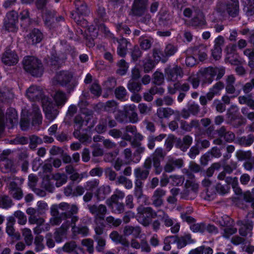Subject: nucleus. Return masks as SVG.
<instances>
[{
    "label": "nucleus",
    "mask_w": 254,
    "mask_h": 254,
    "mask_svg": "<svg viewBox=\"0 0 254 254\" xmlns=\"http://www.w3.org/2000/svg\"><path fill=\"white\" fill-rule=\"evenodd\" d=\"M13 205L11 199L7 195L0 197V207L2 208L7 209Z\"/></svg>",
    "instance_id": "nucleus-54"
},
{
    "label": "nucleus",
    "mask_w": 254,
    "mask_h": 254,
    "mask_svg": "<svg viewBox=\"0 0 254 254\" xmlns=\"http://www.w3.org/2000/svg\"><path fill=\"white\" fill-rule=\"evenodd\" d=\"M14 217H16L18 219V223L20 225H25L27 222L26 216L20 210L15 211L14 214Z\"/></svg>",
    "instance_id": "nucleus-59"
},
{
    "label": "nucleus",
    "mask_w": 254,
    "mask_h": 254,
    "mask_svg": "<svg viewBox=\"0 0 254 254\" xmlns=\"http://www.w3.org/2000/svg\"><path fill=\"white\" fill-rule=\"evenodd\" d=\"M139 43L141 49L146 51L151 47L153 42L151 39H144L143 37H141L139 39Z\"/></svg>",
    "instance_id": "nucleus-57"
},
{
    "label": "nucleus",
    "mask_w": 254,
    "mask_h": 254,
    "mask_svg": "<svg viewBox=\"0 0 254 254\" xmlns=\"http://www.w3.org/2000/svg\"><path fill=\"white\" fill-rule=\"evenodd\" d=\"M31 119L33 126L42 124V116L38 106L33 105L31 112L26 114L22 113L20 123L22 130H26L28 128Z\"/></svg>",
    "instance_id": "nucleus-4"
},
{
    "label": "nucleus",
    "mask_w": 254,
    "mask_h": 254,
    "mask_svg": "<svg viewBox=\"0 0 254 254\" xmlns=\"http://www.w3.org/2000/svg\"><path fill=\"white\" fill-rule=\"evenodd\" d=\"M216 10L221 15H224L227 13L232 17H236L239 12L238 0H229L226 3H219Z\"/></svg>",
    "instance_id": "nucleus-9"
},
{
    "label": "nucleus",
    "mask_w": 254,
    "mask_h": 254,
    "mask_svg": "<svg viewBox=\"0 0 254 254\" xmlns=\"http://www.w3.org/2000/svg\"><path fill=\"white\" fill-rule=\"evenodd\" d=\"M87 207L89 212L94 215V221H97V220L103 221L104 220L105 215L107 211V207L105 205L90 204L87 205Z\"/></svg>",
    "instance_id": "nucleus-15"
},
{
    "label": "nucleus",
    "mask_w": 254,
    "mask_h": 254,
    "mask_svg": "<svg viewBox=\"0 0 254 254\" xmlns=\"http://www.w3.org/2000/svg\"><path fill=\"white\" fill-rule=\"evenodd\" d=\"M110 238L116 244H121L125 247H128L129 242L123 235H120L118 231H113L109 235Z\"/></svg>",
    "instance_id": "nucleus-27"
},
{
    "label": "nucleus",
    "mask_w": 254,
    "mask_h": 254,
    "mask_svg": "<svg viewBox=\"0 0 254 254\" xmlns=\"http://www.w3.org/2000/svg\"><path fill=\"white\" fill-rule=\"evenodd\" d=\"M19 164L21 166L22 170L26 172L28 169V155L26 152H21L19 155Z\"/></svg>",
    "instance_id": "nucleus-36"
},
{
    "label": "nucleus",
    "mask_w": 254,
    "mask_h": 254,
    "mask_svg": "<svg viewBox=\"0 0 254 254\" xmlns=\"http://www.w3.org/2000/svg\"><path fill=\"white\" fill-rule=\"evenodd\" d=\"M247 120L243 116L232 117L229 121V124L235 128L245 125L246 124Z\"/></svg>",
    "instance_id": "nucleus-41"
},
{
    "label": "nucleus",
    "mask_w": 254,
    "mask_h": 254,
    "mask_svg": "<svg viewBox=\"0 0 254 254\" xmlns=\"http://www.w3.org/2000/svg\"><path fill=\"white\" fill-rule=\"evenodd\" d=\"M133 193L135 197L138 199L143 196V183L134 182Z\"/></svg>",
    "instance_id": "nucleus-53"
},
{
    "label": "nucleus",
    "mask_w": 254,
    "mask_h": 254,
    "mask_svg": "<svg viewBox=\"0 0 254 254\" xmlns=\"http://www.w3.org/2000/svg\"><path fill=\"white\" fill-rule=\"evenodd\" d=\"M175 113L174 110L171 108L161 107L157 109L156 115L160 119L168 118Z\"/></svg>",
    "instance_id": "nucleus-37"
},
{
    "label": "nucleus",
    "mask_w": 254,
    "mask_h": 254,
    "mask_svg": "<svg viewBox=\"0 0 254 254\" xmlns=\"http://www.w3.org/2000/svg\"><path fill=\"white\" fill-rule=\"evenodd\" d=\"M79 208L76 204L70 205L67 202H63L58 204L53 205L50 208L52 217L50 222L53 226L59 225L63 220H68L69 227H71L72 234L74 236L81 235L86 236L89 233L87 226L76 225L79 220L77 215Z\"/></svg>",
    "instance_id": "nucleus-1"
},
{
    "label": "nucleus",
    "mask_w": 254,
    "mask_h": 254,
    "mask_svg": "<svg viewBox=\"0 0 254 254\" xmlns=\"http://www.w3.org/2000/svg\"><path fill=\"white\" fill-rule=\"evenodd\" d=\"M183 164L184 161L182 159L170 158L168 159L164 166V172L166 173L172 172L175 170V168H181Z\"/></svg>",
    "instance_id": "nucleus-26"
},
{
    "label": "nucleus",
    "mask_w": 254,
    "mask_h": 254,
    "mask_svg": "<svg viewBox=\"0 0 254 254\" xmlns=\"http://www.w3.org/2000/svg\"><path fill=\"white\" fill-rule=\"evenodd\" d=\"M7 222L6 223V232L12 239L16 240H19L21 239V236L19 232H16L14 228V225L15 223V220L13 216H9L7 218Z\"/></svg>",
    "instance_id": "nucleus-22"
},
{
    "label": "nucleus",
    "mask_w": 254,
    "mask_h": 254,
    "mask_svg": "<svg viewBox=\"0 0 254 254\" xmlns=\"http://www.w3.org/2000/svg\"><path fill=\"white\" fill-rule=\"evenodd\" d=\"M131 145L135 149L133 153V156L136 157L135 163L138 162L141 159L140 154L144 152L145 148L142 146L141 142L135 140H132Z\"/></svg>",
    "instance_id": "nucleus-30"
},
{
    "label": "nucleus",
    "mask_w": 254,
    "mask_h": 254,
    "mask_svg": "<svg viewBox=\"0 0 254 254\" xmlns=\"http://www.w3.org/2000/svg\"><path fill=\"white\" fill-rule=\"evenodd\" d=\"M66 174L69 175V179L73 182L79 183L83 178L85 173H78L76 169L71 165H68L65 167Z\"/></svg>",
    "instance_id": "nucleus-23"
},
{
    "label": "nucleus",
    "mask_w": 254,
    "mask_h": 254,
    "mask_svg": "<svg viewBox=\"0 0 254 254\" xmlns=\"http://www.w3.org/2000/svg\"><path fill=\"white\" fill-rule=\"evenodd\" d=\"M26 96L31 101L41 100L42 105H45L49 101L50 98L45 94L43 88L38 86L31 85L26 90Z\"/></svg>",
    "instance_id": "nucleus-10"
},
{
    "label": "nucleus",
    "mask_w": 254,
    "mask_h": 254,
    "mask_svg": "<svg viewBox=\"0 0 254 254\" xmlns=\"http://www.w3.org/2000/svg\"><path fill=\"white\" fill-rule=\"evenodd\" d=\"M136 4V3H133L131 7V11L133 15L136 16H141L144 14L146 10V9L143 8L142 6H140L139 5H137Z\"/></svg>",
    "instance_id": "nucleus-55"
},
{
    "label": "nucleus",
    "mask_w": 254,
    "mask_h": 254,
    "mask_svg": "<svg viewBox=\"0 0 254 254\" xmlns=\"http://www.w3.org/2000/svg\"><path fill=\"white\" fill-rule=\"evenodd\" d=\"M153 83L157 85H161L164 81V74L159 71H156L153 74Z\"/></svg>",
    "instance_id": "nucleus-58"
},
{
    "label": "nucleus",
    "mask_w": 254,
    "mask_h": 254,
    "mask_svg": "<svg viewBox=\"0 0 254 254\" xmlns=\"http://www.w3.org/2000/svg\"><path fill=\"white\" fill-rule=\"evenodd\" d=\"M235 82V78L233 75H228L226 79V91L227 93L234 94L236 89L234 86Z\"/></svg>",
    "instance_id": "nucleus-42"
},
{
    "label": "nucleus",
    "mask_w": 254,
    "mask_h": 254,
    "mask_svg": "<svg viewBox=\"0 0 254 254\" xmlns=\"http://www.w3.org/2000/svg\"><path fill=\"white\" fill-rule=\"evenodd\" d=\"M166 156L165 151L161 148H157L150 157L145 159L142 168L150 172L153 163L155 173L156 175L160 174L163 171L161 161L164 160Z\"/></svg>",
    "instance_id": "nucleus-2"
},
{
    "label": "nucleus",
    "mask_w": 254,
    "mask_h": 254,
    "mask_svg": "<svg viewBox=\"0 0 254 254\" xmlns=\"http://www.w3.org/2000/svg\"><path fill=\"white\" fill-rule=\"evenodd\" d=\"M241 104L247 105L251 109L254 110V100L251 96H240L238 98Z\"/></svg>",
    "instance_id": "nucleus-43"
},
{
    "label": "nucleus",
    "mask_w": 254,
    "mask_h": 254,
    "mask_svg": "<svg viewBox=\"0 0 254 254\" xmlns=\"http://www.w3.org/2000/svg\"><path fill=\"white\" fill-rule=\"evenodd\" d=\"M107 127L106 116L102 117L100 119L99 124L95 127V130L99 133H103L106 131Z\"/></svg>",
    "instance_id": "nucleus-45"
},
{
    "label": "nucleus",
    "mask_w": 254,
    "mask_h": 254,
    "mask_svg": "<svg viewBox=\"0 0 254 254\" xmlns=\"http://www.w3.org/2000/svg\"><path fill=\"white\" fill-rule=\"evenodd\" d=\"M193 241L191 238L190 234H187L184 236L179 237L176 241L178 248L181 249L187 245V244L193 243Z\"/></svg>",
    "instance_id": "nucleus-40"
},
{
    "label": "nucleus",
    "mask_w": 254,
    "mask_h": 254,
    "mask_svg": "<svg viewBox=\"0 0 254 254\" xmlns=\"http://www.w3.org/2000/svg\"><path fill=\"white\" fill-rule=\"evenodd\" d=\"M6 120L9 122L11 126H13L18 123V116L17 112L13 108L8 109L5 114Z\"/></svg>",
    "instance_id": "nucleus-34"
},
{
    "label": "nucleus",
    "mask_w": 254,
    "mask_h": 254,
    "mask_svg": "<svg viewBox=\"0 0 254 254\" xmlns=\"http://www.w3.org/2000/svg\"><path fill=\"white\" fill-rule=\"evenodd\" d=\"M165 74L168 81H176L178 77H182L184 75L183 70L177 65L173 67L170 65L165 69Z\"/></svg>",
    "instance_id": "nucleus-14"
},
{
    "label": "nucleus",
    "mask_w": 254,
    "mask_h": 254,
    "mask_svg": "<svg viewBox=\"0 0 254 254\" xmlns=\"http://www.w3.org/2000/svg\"><path fill=\"white\" fill-rule=\"evenodd\" d=\"M178 240L177 236H170L165 238L164 240V246L163 250L165 251H169L171 249V244L176 243Z\"/></svg>",
    "instance_id": "nucleus-50"
},
{
    "label": "nucleus",
    "mask_w": 254,
    "mask_h": 254,
    "mask_svg": "<svg viewBox=\"0 0 254 254\" xmlns=\"http://www.w3.org/2000/svg\"><path fill=\"white\" fill-rule=\"evenodd\" d=\"M55 106L57 108H62L66 103L68 99V96L64 91L56 90L53 96Z\"/></svg>",
    "instance_id": "nucleus-19"
},
{
    "label": "nucleus",
    "mask_w": 254,
    "mask_h": 254,
    "mask_svg": "<svg viewBox=\"0 0 254 254\" xmlns=\"http://www.w3.org/2000/svg\"><path fill=\"white\" fill-rule=\"evenodd\" d=\"M150 172L148 170H145L141 167L136 168L134 170V175L135 177L134 182L143 183V181L146 180L149 176Z\"/></svg>",
    "instance_id": "nucleus-28"
},
{
    "label": "nucleus",
    "mask_w": 254,
    "mask_h": 254,
    "mask_svg": "<svg viewBox=\"0 0 254 254\" xmlns=\"http://www.w3.org/2000/svg\"><path fill=\"white\" fill-rule=\"evenodd\" d=\"M76 247V242L74 241H70L65 243L62 248V250L66 253H71L74 252Z\"/></svg>",
    "instance_id": "nucleus-52"
},
{
    "label": "nucleus",
    "mask_w": 254,
    "mask_h": 254,
    "mask_svg": "<svg viewBox=\"0 0 254 254\" xmlns=\"http://www.w3.org/2000/svg\"><path fill=\"white\" fill-rule=\"evenodd\" d=\"M200 73L203 83L210 84L212 82L216 75V80H220L225 74V69L223 67L209 66L201 69Z\"/></svg>",
    "instance_id": "nucleus-7"
},
{
    "label": "nucleus",
    "mask_w": 254,
    "mask_h": 254,
    "mask_svg": "<svg viewBox=\"0 0 254 254\" xmlns=\"http://www.w3.org/2000/svg\"><path fill=\"white\" fill-rule=\"evenodd\" d=\"M42 106L46 119L49 122L54 120L58 115L59 111V109L52 103L51 99L50 98L48 103H45V105H42Z\"/></svg>",
    "instance_id": "nucleus-16"
},
{
    "label": "nucleus",
    "mask_w": 254,
    "mask_h": 254,
    "mask_svg": "<svg viewBox=\"0 0 254 254\" xmlns=\"http://www.w3.org/2000/svg\"><path fill=\"white\" fill-rule=\"evenodd\" d=\"M69 228L68 220L62 224L60 227L57 228L54 233V237L57 243L62 242L64 236L66 235L67 231Z\"/></svg>",
    "instance_id": "nucleus-25"
},
{
    "label": "nucleus",
    "mask_w": 254,
    "mask_h": 254,
    "mask_svg": "<svg viewBox=\"0 0 254 254\" xmlns=\"http://www.w3.org/2000/svg\"><path fill=\"white\" fill-rule=\"evenodd\" d=\"M22 234L26 244L28 246L31 245L33 242V237L30 229L27 228L23 229Z\"/></svg>",
    "instance_id": "nucleus-48"
},
{
    "label": "nucleus",
    "mask_w": 254,
    "mask_h": 254,
    "mask_svg": "<svg viewBox=\"0 0 254 254\" xmlns=\"http://www.w3.org/2000/svg\"><path fill=\"white\" fill-rule=\"evenodd\" d=\"M185 189L181 192V198L186 200H191L196 197L198 189V185L194 182L187 180Z\"/></svg>",
    "instance_id": "nucleus-12"
},
{
    "label": "nucleus",
    "mask_w": 254,
    "mask_h": 254,
    "mask_svg": "<svg viewBox=\"0 0 254 254\" xmlns=\"http://www.w3.org/2000/svg\"><path fill=\"white\" fill-rule=\"evenodd\" d=\"M127 88L130 92H139L142 89V84L137 80H129L127 84Z\"/></svg>",
    "instance_id": "nucleus-39"
},
{
    "label": "nucleus",
    "mask_w": 254,
    "mask_h": 254,
    "mask_svg": "<svg viewBox=\"0 0 254 254\" xmlns=\"http://www.w3.org/2000/svg\"><path fill=\"white\" fill-rule=\"evenodd\" d=\"M13 98V94L9 90H0V100L2 102H9Z\"/></svg>",
    "instance_id": "nucleus-47"
},
{
    "label": "nucleus",
    "mask_w": 254,
    "mask_h": 254,
    "mask_svg": "<svg viewBox=\"0 0 254 254\" xmlns=\"http://www.w3.org/2000/svg\"><path fill=\"white\" fill-rule=\"evenodd\" d=\"M0 168L4 173H14L16 171L13 161L7 157H3V155L0 156Z\"/></svg>",
    "instance_id": "nucleus-20"
},
{
    "label": "nucleus",
    "mask_w": 254,
    "mask_h": 254,
    "mask_svg": "<svg viewBox=\"0 0 254 254\" xmlns=\"http://www.w3.org/2000/svg\"><path fill=\"white\" fill-rule=\"evenodd\" d=\"M94 222L96 224L94 228V230L96 233L95 235L101 236V235L103 234L105 225L103 221L97 220V221Z\"/></svg>",
    "instance_id": "nucleus-62"
},
{
    "label": "nucleus",
    "mask_w": 254,
    "mask_h": 254,
    "mask_svg": "<svg viewBox=\"0 0 254 254\" xmlns=\"http://www.w3.org/2000/svg\"><path fill=\"white\" fill-rule=\"evenodd\" d=\"M236 157L239 161L249 160L252 157L251 151H243L239 150L236 153Z\"/></svg>",
    "instance_id": "nucleus-56"
},
{
    "label": "nucleus",
    "mask_w": 254,
    "mask_h": 254,
    "mask_svg": "<svg viewBox=\"0 0 254 254\" xmlns=\"http://www.w3.org/2000/svg\"><path fill=\"white\" fill-rule=\"evenodd\" d=\"M237 224L241 226L239 232L240 235L243 237H246L253 230V225L252 221L247 222L245 224H243L242 221H238Z\"/></svg>",
    "instance_id": "nucleus-33"
},
{
    "label": "nucleus",
    "mask_w": 254,
    "mask_h": 254,
    "mask_svg": "<svg viewBox=\"0 0 254 254\" xmlns=\"http://www.w3.org/2000/svg\"><path fill=\"white\" fill-rule=\"evenodd\" d=\"M29 43L35 44L41 41L43 38V34L38 29H34L27 35Z\"/></svg>",
    "instance_id": "nucleus-31"
},
{
    "label": "nucleus",
    "mask_w": 254,
    "mask_h": 254,
    "mask_svg": "<svg viewBox=\"0 0 254 254\" xmlns=\"http://www.w3.org/2000/svg\"><path fill=\"white\" fill-rule=\"evenodd\" d=\"M138 217L140 223L144 226L149 225L152 218L157 216V213L151 207L139 206L137 208Z\"/></svg>",
    "instance_id": "nucleus-11"
},
{
    "label": "nucleus",
    "mask_w": 254,
    "mask_h": 254,
    "mask_svg": "<svg viewBox=\"0 0 254 254\" xmlns=\"http://www.w3.org/2000/svg\"><path fill=\"white\" fill-rule=\"evenodd\" d=\"M192 137L189 135H184L182 138H177L175 141V146L183 152H186L192 143Z\"/></svg>",
    "instance_id": "nucleus-18"
},
{
    "label": "nucleus",
    "mask_w": 254,
    "mask_h": 254,
    "mask_svg": "<svg viewBox=\"0 0 254 254\" xmlns=\"http://www.w3.org/2000/svg\"><path fill=\"white\" fill-rule=\"evenodd\" d=\"M74 5L75 12H71V18L73 19L78 25L83 27L86 26L87 21L80 17V15H86L89 13L90 11L86 4L80 0H75Z\"/></svg>",
    "instance_id": "nucleus-8"
},
{
    "label": "nucleus",
    "mask_w": 254,
    "mask_h": 254,
    "mask_svg": "<svg viewBox=\"0 0 254 254\" xmlns=\"http://www.w3.org/2000/svg\"><path fill=\"white\" fill-rule=\"evenodd\" d=\"M54 85L65 87L67 94H70L76 86L78 82L73 79L72 72L68 70H62L57 72L53 79Z\"/></svg>",
    "instance_id": "nucleus-3"
},
{
    "label": "nucleus",
    "mask_w": 254,
    "mask_h": 254,
    "mask_svg": "<svg viewBox=\"0 0 254 254\" xmlns=\"http://www.w3.org/2000/svg\"><path fill=\"white\" fill-rule=\"evenodd\" d=\"M44 238L42 236H36L34 240V244L35 245V250L38 252L43 250L45 247L43 243Z\"/></svg>",
    "instance_id": "nucleus-61"
},
{
    "label": "nucleus",
    "mask_w": 254,
    "mask_h": 254,
    "mask_svg": "<svg viewBox=\"0 0 254 254\" xmlns=\"http://www.w3.org/2000/svg\"><path fill=\"white\" fill-rule=\"evenodd\" d=\"M158 212L162 213V215H160L161 221L164 223L166 227L172 226L171 228V231L173 233H177L180 230V224L178 223H176L174 226L173 220L169 216V215L162 210H159Z\"/></svg>",
    "instance_id": "nucleus-21"
},
{
    "label": "nucleus",
    "mask_w": 254,
    "mask_h": 254,
    "mask_svg": "<svg viewBox=\"0 0 254 254\" xmlns=\"http://www.w3.org/2000/svg\"><path fill=\"white\" fill-rule=\"evenodd\" d=\"M18 13L14 11L8 12L4 19V26L5 29L10 32H15L18 29Z\"/></svg>",
    "instance_id": "nucleus-13"
},
{
    "label": "nucleus",
    "mask_w": 254,
    "mask_h": 254,
    "mask_svg": "<svg viewBox=\"0 0 254 254\" xmlns=\"http://www.w3.org/2000/svg\"><path fill=\"white\" fill-rule=\"evenodd\" d=\"M118 108V103L114 100L108 101L103 104V109L105 111L109 113H114Z\"/></svg>",
    "instance_id": "nucleus-46"
},
{
    "label": "nucleus",
    "mask_w": 254,
    "mask_h": 254,
    "mask_svg": "<svg viewBox=\"0 0 254 254\" xmlns=\"http://www.w3.org/2000/svg\"><path fill=\"white\" fill-rule=\"evenodd\" d=\"M244 10L248 16L254 14V0H248L247 5L244 7Z\"/></svg>",
    "instance_id": "nucleus-64"
},
{
    "label": "nucleus",
    "mask_w": 254,
    "mask_h": 254,
    "mask_svg": "<svg viewBox=\"0 0 254 254\" xmlns=\"http://www.w3.org/2000/svg\"><path fill=\"white\" fill-rule=\"evenodd\" d=\"M1 61L4 64L10 66L17 63L18 57L14 51L6 49L2 55Z\"/></svg>",
    "instance_id": "nucleus-17"
},
{
    "label": "nucleus",
    "mask_w": 254,
    "mask_h": 254,
    "mask_svg": "<svg viewBox=\"0 0 254 254\" xmlns=\"http://www.w3.org/2000/svg\"><path fill=\"white\" fill-rule=\"evenodd\" d=\"M236 142L242 146H250L254 142V134L250 133L248 135L237 137Z\"/></svg>",
    "instance_id": "nucleus-29"
},
{
    "label": "nucleus",
    "mask_w": 254,
    "mask_h": 254,
    "mask_svg": "<svg viewBox=\"0 0 254 254\" xmlns=\"http://www.w3.org/2000/svg\"><path fill=\"white\" fill-rule=\"evenodd\" d=\"M127 93V90L122 86L117 87L115 90V95L116 98L121 101L126 100Z\"/></svg>",
    "instance_id": "nucleus-44"
},
{
    "label": "nucleus",
    "mask_w": 254,
    "mask_h": 254,
    "mask_svg": "<svg viewBox=\"0 0 254 254\" xmlns=\"http://www.w3.org/2000/svg\"><path fill=\"white\" fill-rule=\"evenodd\" d=\"M125 196V194L124 191L117 189L114 193L106 200L107 205L113 213L121 214L125 211L124 203L119 201V199H123Z\"/></svg>",
    "instance_id": "nucleus-6"
},
{
    "label": "nucleus",
    "mask_w": 254,
    "mask_h": 254,
    "mask_svg": "<svg viewBox=\"0 0 254 254\" xmlns=\"http://www.w3.org/2000/svg\"><path fill=\"white\" fill-rule=\"evenodd\" d=\"M190 24L193 27L202 28L206 24L204 15L200 13L195 16L191 19Z\"/></svg>",
    "instance_id": "nucleus-35"
},
{
    "label": "nucleus",
    "mask_w": 254,
    "mask_h": 254,
    "mask_svg": "<svg viewBox=\"0 0 254 254\" xmlns=\"http://www.w3.org/2000/svg\"><path fill=\"white\" fill-rule=\"evenodd\" d=\"M62 63V60L57 56L56 54H53L49 57L47 64L52 68L56 70L59 68Z\"/></svg>",
    "instance_id": "nucleus-38"
},
{
    "label": "nucleus",
    "mask_w": 254,
    "mask_h": 254,
    "mask_svg": "<svg viewBox=\"0 0 254 254\" xmlns=\"http://www.w3.org/2000/svg\"><path fill=\"white\" fill-rule=\"evenodd\" d=\"M166 191L161 188H158L156 190L152 196L151 200L152 203L156 207L161 206L163 204V197L166 195Z\"/></svg>",
    "instance_id": "nucleus-24"
},
{
    "label": "nucleus",
    "mask_w": 254,
    "mask_h": 254,
    "mask_svg": "<svg viewBox=\"0 0 254 254\" xmlns=\"http://www.w3.org/2000/svg\"><path fill=\"white\" fill-rule=\"evenodd\" d=\"M111 188L109 185H103L96 190V195L98 200H104L106 196L110 193Z\"/></svg>",
    "instance_id": "nucleus-32"
},
{
    "label": "nucleus",
    "mask_w": 254,
    "mask_h": 254,
    "mask_svg": "<svg viewBox=\"0 0 254 254\" xmlns=\"http://www.w3.org/2000/svg\"><path fill=\"white\" fill-rule=\"evenodd\" d=\"M93 238L97 242V246L96 247L97 251L99 252H103L106 245L105 239L99 235H94Z\"/></svg>",
    "instance_id": "nucleus-51"
},
{
    "label": "nucleus",
    "mask_w": 254,
    "mask_h": 254,
    "mask_svg": "<svg viewBox=\"0 0 254 254\" xmlns=\"http://www.w3.org/2000/svg\"><path fill=\"white\" fill-rule=\"evenodd\" d=\"M24 69L33 76H41L43 72L41 62L34 56H25L22 61Z\"/></svg>",
    "instance_id": "nucleus-5"
},
{
    "label": "nucleus",
    "mask_w": 254,
    "mask_h": 254,
    "mask_svg": "<svg viewBox=\"0 0 254 254\" xmlns=\"http://www.w3.org/2000/svg\"><path fill=\"white\" fill-rule=\"evenodd\" d=\"M190 229L194 233H202L206 230V225L204 223H195L190 225Z\"/></svg>",
    "instance_id": "nucleus-60"
},
{
    "label": "nucleus",
    "mask_w": 254,
    "mask_h": 254,
    "mask_svg": "<svg viewBox=\"0 0 254 254\" xmlns=\"http://www.w3.org/2000/svg\"><path fill=\"white\" fill-rule=\"evenodd\" d=\"M105 174L106 177L110 181H116L117 178V174L111 167H107L105 169Z\"/></svg>",
    "instance_id": "nucleus-63"
},
{
    "label": "nucleus",
    "mask_w": 254,
    "mask_h": 254,
    "mask_svg": "<svg viewBox=\"0 0 254 254\" xmlns=\"http://www.w3.org/2000/svg\"><path fill=\"white\" fill-rule=\"evenodd\" d=\"M118 69L117 70L116 72L120 75H125L128 69V66L125 60L122 59L118 62L117 63Z\"/></svg>",
    "instance_id": "nucleus-49"
}]
</instances>
